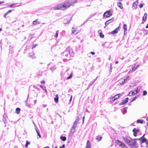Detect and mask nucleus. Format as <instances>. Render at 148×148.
I'll list each match as a JSON object with an SVG mask.
<instances>
[{"label":"nucleus","instance_id":"obj_34","mask_svg":"<svg viewBox=\"0 0 148 148\" xmlns=\"http://www.w3.org/2000/svg\"><path fill=\"white\" fill-rule=\"evenodd\" d=\"M129 99V98L128 97H126L123 100H122V101H124L126 102V103H127L128 101V99Z\"/></svg>","mask_w":148,"mask_h":148},{"label":"nucleus","instance_id":"obj_29","mask_svg":"<svg viewBox=\"0 0 148 148\" xmlns=\"http://www.w3.org/2000/svg\"><path fill=\"white\" fill-rule=\"evenodd\" d=\"M40 87L42 88V90H45V92L47 94V90L45 89V87H43L42 85H41L40 86Z\"/></svg>","mask_w":148,"mask_h":148},{"label":"nucleus","instance_id":"obj_31","mask_svg":"<svg viewBox=\"0 0 148 148\" xmlns=\"http://www.w3.org/2000/svg\"><path fill=\"white\" fill-rule=\"evenodd\" d=\"M137 122L138 123H140L141 124H143V120H140V119H138L137 120Z\"/></svg>","mask_w":148,"mask_h":148},{"label":"nucleus","instance_id":"obj_30","mask_svg":"<svg viewBox=\"0 0 148 148\" xmlns=\"http://www.w3.org/2000/svg\"><path fill=\"white\" fill-rule=\"evenodd\" d=\"M123 80L125 83L127 82L129 80V77L128 76L126 78H124Z\"/></svg>","mask_w":148,"mask_h":148},{"label":"nucleus","instance_id":"obj_51","mask_svg":"<svg viewBox=\"0 0 148 148\" xmlns=\"http://www.w3.org/2000/svg\"><path fill=\"white\" fill-rule=\"evenodd\" d=\"M30 143L29 141H26V144L28 145H29L30 144Z\"/></svg>","mask_w":148,"mask_h":148},{"label":"nucleus","instance_id":"obj_26","mask_svg":"<svg viewBox=\"0 0 148 148\" xmlns=\"http://www.w3.org/2000/svg\"><path fill=\"white\" fill-rule=\"evenodd\" d=\"M147 15V14L146 13H145L144 14V16L143 17V21H145L146 19Z\"/></svg>","mask_w":148,"mask_h":148},{"label":"nucleus","instance_id":"obj_62","mask_svg":"<svg viewBox=\"0 0 148 148\" xmlns=\"http://www.w3.org/2000/svg\"><path fill=\"white\" fill-rule=\"evenodd\" d=\"M111 56H110L108 58V60H110V59H111Z\"/></svg>","mask_w":148,"mask_h":148},{"label":"nucleus","instance_id":"obj_13","mask_svg":"<svg viewBox=\"0 0 148 148\" xmlns=\"http://www.w3.org/2000/svg\"><path fill=\"white\" fill-rule=\"evenodd\" d=\"M119 30V27H118L116 29H114L113 31H112L111 33L112 34H114L117 33L118 32Z\"/></svg>","mask_w":148,"mask_h":148},{"label":"nucleus","instance_id":"obj_52","mask_svg":"<svg viewBox=\"0 0 148 148\" xmlns=\"http://www.w3.org/2000/svg\"><path fill=\"white\" fill-rule=\"evenodd\" d=\"M12 11V10H9L6 13L8 14L9 13L11 12Z\"/></svg>","mask_w":148,"mask_h":148},{"label":"nucleus","instance_id":"obj_59","mask_svg":"<svg viewBox=\"0 0 148 148\" xmlns=\"http://www.w3.org/2000/svg\"><path fill=\"white\" fill-rule=\"evenodd\" d=\"M97 78H97L92 81V82H93L94 83L95 82Z\"/></svg>","mask_w":148,"mask_h":148},{"label":"nucleus","instance_id":"obj_22","mask_svg":"<svg viewBox=\"0 0 148 148\" xmlns=\"http://www.w3.org/2000/svg\"><path fill=\"white\" fill-rule=\"evenodd\" d=\"M20 108H17L16 109L15 112L17 114H18L20 113Z\"/></svg>","mask_w":148,"mask_h":148},{"label":"nucleus","instance_id":"obj_20","mask_svg":"<svg viewBox=\"0 0 148 148\" xmlns=\"http://www.w3.org/2000/svg\"><path fill=\"white\" fill-rule=\"evenodd\" d=\"M96 139L99 141H100L102 139V137L101 135H98L97 136Z\"/></svg>","mask_w":148,"mask_h":148},{"label":"nucleus","instance_id":"obj_32","mask_svg":"<svg viewBox=\"0 0 148 148\" xmlns=\"http://www.w3.org/2000/svg\"><path fill=\"white\" fill-rule=\"evenodd\" d=\"M39 23L37 21V20H36L34 21L33 22V24L34 25H36L37 24H38Z\"/></svg>","mask_w":148,"mask_h":148},{"label":"nucleus","instance_id":"obj_36","mask_svg":"<svg viewBox=\"0 0 148 148\" xmlns=\"http://www.w3.org/2000/svg\"><path fill=\"white\" fill-rule=\"evenodd\" d=\"M125 82H123V79H121L119 81V83L121 84H123Z\"/></svg>","mask_w":148,"mask_h":148},{"label":"nucleus","instance_id":"obj_43","mask_svg":"<svg viewBox=\"0 0 148 148\" xmlns=\"http://www.w3.org/2000/svg\"><path fill=\"white\" fill-rule=\"evenodd\" d=\"M94 83L92 82H91L88 85V87H90Z\"/></svg>","mask_w":148,"mask_h":148},{"label":"nucleus","instance_id":"obj_15","mask_svg":"<svg viewBox=\"0 0 148 148\" xmlns=\"http://www.w3.org/2000/svg\"><path fill=\"white\" fill-rule=\"evenodd\" d=\"M140 66L139 64H135V65L132 67V70L134 71L136 69Z\"/></svg>","mask_w":148,"mask_h":148},{"label":"nucleus","instance_id":"obj_39","mask_svg":"<svg viewBox=\"0 0 148 148\" xmlns=\"http://www.w3.org/2000/svg\"><path fill=\"white\" fill-rule=\"evenodd\" d=\"M75 129L72 128L71 130V132H72V134H73L75 132Z\"/></svg>","mask_w":148,"mask_h":148},{"label":"nucleus","instance_id":"obj_63","mask_svg":"<svg viewBox=\"0 0 148 148\" xmlns=\"http://www.w3.org/2000/svg\"><path fill=\"white\" fill-rule=\"evenodd\" d=\"M36 132L37 134H38V133H39V132H38V130H37V129H36Z\"/></svg>","mask_w":148,"mask_h":148},{"label":"nucleus","instance_id":"obj_17","mask_svg":"<svg viewBox=\"0 0 148 148\" xmlns=\"http://www.w3.org/2000/svg\"><path fill=\"white\" fill-rule=\"evenodd\" d=\"M29 54V57L33 59L36 58L34 56L35 54L34 53H33L32 54Z\"/></svg>","mask_w":148,"mask_h":148},{"label":"nucleus","instance_id":"obj_57","mask_svg":"<svg viewBox=\"0 0 148 148\" xmlns=\"http://www.w3.org/2000/svg\"><path fill=\"white\" fill-rule=\"evenodd\" d=\"M8 14H7V13H6V14H5L4 15V17L5 18H6V15Z\"/></svg>","mask_w":148,"mask_h":148},{"label":"nucleus","instance_id":"obj_37","mask_svg":"<svg viewBox=\"0 0 148 148\" xmlns=\"http://www.w3.org/2000/svg\"><path fill=\"white\" fill-rule=\"evenodd\" d=\"M126 103V102H125V101H122V102L120 103L119 105H123L124 104H125Z\"/></svg>","mask_w":148,"mask_h":148},{"label":"nucleus","instance_id":"obj_16","mask_svg":"<svg viewBox=\"0 0 148 148\" xmlns=\"http://www.w3.org/2000/svg\"><path fill=\"white\" fill-rule=\"evenodd\" d=\"M136 95L134 91H132L129 92L128 95L130 96H132Z\"/></svg>","mask_w":148,"mask_h":148},{"label":"nucleus","instance_id":"obj_47","mask_svg":"<svg viewBox=\"0 0 148 148\" xmlns=\"http://www.w3.org/2000/svg\"><path fill=\"white\" fill-rule=\"evenodd\" d=\"M58 32H56L55 35V36L56 38H57L58 37Z\"/></svg>","mask_w":148,"mask_h":148},{"label":"nucleus","instance_id":"obj_56","mask_svg":"<svg viewBox=\"0 0 148 148\" xmlns=\"http://www.w3.org/2000/svg\"><path fill=\"white\" fill-rule=\"evenodd\" d=\"M98 32L99 33V34H100V33H102L101 30H99L98 31Z\"/></svg>","mask_w":148,"mask_h":148},{"label":"nucleus","instance_id":"obj_42","mask_svg":"<svg viewBox=\"0 0 148 148\" xmlns=\"http://www.w3.org/2000/svg\"><path fill=\"white\" fill-rule=\"evenodd\" d=\"M76 123V121H75L74 122V123L72 127V128H74L75 129V128L76 127V126L75 125V124Z\"/></svg>","mask_w":148,"mask_h":148},{"label":"nucleus","instance_id":"obj_64","mask_svg":"<svg viewBox=\"0 0 148 148\" xmlns=\"http://www.w3.org/2000/svg\"><path fill=\"white\" fill-rule=\"evenodd\" d=\"M145 27L146 28H148V23L147 24V25Z\"/></svg>","mask_w":148,"mask_h":148},{"label":"nucleus","instance_id":"obj_18","mask_svg":"<svg viewBox=\"0 0 148 148\" xmlns=\"http://www.w3.org/2000/svg\"><path fill=\"white\" fill-rule=\"evenodd\" d=\"M54 101L55 102L57 103L58 102V95H57L56 96V97L54 98Z\"/></svg>","mask_w":148,"mask_h":148},{"label":"nucleus","instance_id":"obj_48","mask_svg":"<svg viewBox=\"0 0 148 148\" xmlns=\"http://www.w3.org/2000/svg\"><path fill=\"white\" fill-rule=\"evenodd\" d=\"M15 5V3H12V4L10 5H9L8 6L11 7L12 6L14 5Z\"/></svg>","mask_w":148,"mask_h":148},{"label":"nucleus","instance_id":"obj_25","mask_svg":"<svg viewBox=\"0 0 148 148\" xmlns=\"http://www.w3.org/2000/svg\"><path fill=\"white\" fill-rule=\"evenodd\" d=\"M73 74V72L72 71L71 72L70 75L67 77L66 79L68 80L71 78Z\"/></svg>","mask_w":148,"mask_h":148},{"label":"nucleus","instance_id":"obj_58","mask_svg":"<svg viewBox=\"0 0 148 148\" xmlns=\"http://www.w3.org/2000/svg\"><path fill=\"white\" fill-rule=\"evenodd\" d=\"M37 135H38V136H39V137L40 138L41 137V136H40V134L39 133H38V134H37Z\"/></svg>","mask_w":148,"mask_h":148},{"label":"nucleus","instance_id":"obj_27","mask_svg":"<svg viewBox=\"0 0 148 148\" xmlns=\"http://www.w3.org/2000/svg\"><path fill=\"white\" fill-rule=\"evenodd\" d=\"M139 129H138L134 128L133 130V132H135V133H137V132H139Z\"/></svg>","mask_w":148,"mask_h":148},{"label":"nucleus","instance_id":"obj_8","mask_svg":"<svg viewBox=\"0 0 148 148\" xmlns=\"http://www.w3.org/2000/svg\"><path fill=\"white\" fill-rule=\"evenodd\" d=\"M144 135L143 136L139 139H136L137 140H139L141 141V143H142L145 142L146 143L147 141V140L144 137Z\"/></svg>","mask_w":148,"mask_h":148},{"label":"nucleus","instance_id":"obj_24","mask_svg":"<svg viewBox=\"0 0 148 148\" xmlns=\"http://www.w3.org/2000/svg\"><path fill=\"white\" fill-rule=\"evenodd\" d=\"M117 5L121 9H122L123 8L121 2L118 3L117 4Z\"/></svg>","mask_w":148,"mask_h":148},{"label":"nucleus","instance_id":"obj_11","mask_svg":"<svg viewBox=\"0 0 148 148\" xmlns=\"http://www.w3.org/2000/svg\"><path fill=\"white\" fill-rule=\"evenodd\" d=\"M114 20V18H112L107 21L105 23V25L106 26H107L110 23H111Z\"/></svg>","mask_w":148,"mask_h":148},{"label":"nucleus","instance_id":"obj_33","mask_svg":"<svg viewBox=\"0 0 148 148\" xmlns=\"http://www.w3.org/2000/svg\"><path fill=\"white\" fill-rule=\"evenodd\" d=\"M137 98V97L136 96H135V97H134L133 98V99H132L131 101L130 102H132L133 101H135Z\"/></svg>","mask_w":148,"mask_h":148},{"label":"nucleus","instance_id":"obj_19","mask_svg":"<svg viewBox=\"0 0 148 148\" xmlns=\"http://www.w3.org/2000/svg\"><path fill=\"white\" fill-rule=\"evenodd\" d=\"M78 32H77L76 30H75V29L73 27L72 29V33H74V34H76L78 33Z\"/></svg>","mask_w":148,"mask_h":148},{"label":"nucleus","instance_id":"obj_49","mask_svg":"<svg viewBox=\"0 0 148 148\" xmlns=\"http://www.w3.org/2000/svg\"><path fill=\"white\" fill-rule=\"evenodd\" d=\"M40 83L42 84H45V81L43 80L40 82Z\"/></svg>","mask_w":148,"mask_h":148},{"label":"nucleus","instance_id":"obj_45","mask_svg":"<svg viewBox=\"0 0 148 148\" xmlns=\"http://www.w3.org/2000/svg\"><path fill=\"white\" fill-rule=\"evenodd\" d=\"M65 145L64 144L62 146H60L59 148H64Z\"/></svg>","mask_w":148,"mask_h":148},{"label":"nucleus","instance_id":"obj_21","mask_svg":"<svg viewBox=\"0 0 148 148\" xmlns=\"http://www.w3.org/2000/svg\"><path fill=\"white\" fill-rule=\"evenodd\" d=\"M123 30H124V34H125V32L127 30V25L126 24H124L123 27Z\"/></svg>","mask_w":148,"mask_h":148},{"label":"nucleus","instance_id":"obj_55","mask_svg":"<svg viewBox=\"0 0 148 148\" xmlns=\"http://www.w3.org/2000/svg\"><path fill=\"white\" fill-rule=\"evenodd\" d=\"M90 53V54H92V55H94L95 54V53L93 52H91Z\"/></svg>","mask_w":148,"mask_h":148},{"label":"nucleus","instance_id":"obj_40","mask_svg":"<svg viewBox=\"0 0 148 148\" xmlns=\"http://www.w3.org/2000/svg\"><path fill=\"white\" fill-rule=\"evenodd\" d=\"M147 94V92L146 90H144L143 92V95L145 96Z\"/></svg>","mask_w":148,"mask_h":148},{"label":"nucleus","instance_id":"obj_14","mask_svg":"<svg viewBox=\"0 0 148 148\" xmlns=\"http://www.w3.org/2000/svg\"><path fill=\"white\" fill-rule=\"evenodd\" d=\"M85 148H91L90 143L89 140H88L87 141Z\"/></svg>","mask_w":148,"mask_h":148},{"label":"nucleus","instance_id":"obj_61","mask_svg":"<svg viewBox=\"0 0 148 148\" xmlns=\"http://www.w3.org/2000/svg\"><path fill=\"white\" fill-rule=\"evenodd\" d=\"M36 101H37L36 100H34V104L36 103Z\"/></svg>","mask_w":148,"mask_h":148},{"label":"nucleus","instance_id":"obj_50","mask_svg":"<svg viewBox=\"0 0 148 148\" xmlns=\"http://www.w3.org/2000/svg\"><path fill=\"white\" fill-rule=\"evenodd\" d=\"M143 6V4H141L139 5V7L140 8H142Z\"/></svg>","mask_w":148,"mask_h":148},{"label":"nucleus","instance_id":"obj_9","mask_svg":"<svg viewBox=\"0 0 148 148\" xmlns=\"http://www.w3.org/2000/svg\"><path fill=\"white\" fill-rule=\"evenodd\" d=\"M123 94H120L119 93L118 94L115 96H114V97H113L112 98V99H113V98H114V100H116L118 98H119L121 96L123 95Z\"/></svg>","mask_w":148,"mask_h":148},{"label":"nucleus","instance_id":"obj_53","mask_svg":"<svg viewBox=\"0 0 148 148\" xmlns=\"http://www.w3.org/2000/svg\"><path fill=\"white\" fill-rule=\"evenodd\" d=\"M72 96H71V97L69 101V102H71V101H72Z\"/></svg>","mask_w":148,"mask_h":148},{"label":"nucleus","instance_id":"obj_46","mask_svg":"<svg viewBox=\"0 0 148 148\" xmlns=\"http://www.w3.org/2000/svg\"><path fill=\"white\" fill-rule=\"evenodd\" d=\"M36 46V45L35 44H34L32 47V49H33Z\"/></svg>","mask_w":148,"mask_h":148},{"label":"nucleus","instance_id":"obj_44","mask_svg":"<svg viewBox=\"0 0 148 148\" xmlns=\"http://www.w3.org/2000/svg\"><path fill=\"white\" fill-rule=\"evenodd\" d=\"M144 33L145 34H147V33H148V31L147 30H145L144 31Z\"/></svg>","mask_w":148,"mask_h":148},{"label":"nucleus","instance_id":"obj_38","mask_svg":"<svg viewBox=\"0 0 148 148\" xmlns=\"http://www.w3.org/2000/svg\"><path fill=\"white\" fill-rule=\"evenodd\" d=\"M140 87H139V86L138 87L137 89L135 91L136 92H135V93L136 94L138 93V89H140Z\"/></svg>","mask_w":148,"mask_h":148},{"label":"nucleus","instance_id":"obj_7","mask_svg":"<svg viewBox=\"0 0 148 148\" xmlns=\"http://www.w3.org/2000/svg\"><path fill=\"white\" fill-rule=\"evenodd\" d=\"M3 123L5 124L4 127H5L6 126V124L7 123V120L8 119V117L6 114H4L3 116Z\"/></svg>","mask_w":148,"mask_h":148},{"label":"nucleus","instance_id":"obj_28","mask_svg":"<svg viewBox=\"0 0 148 148\" xmlns=\"http://www.w3.org/2000/svg\"><path fill=\"white\" fill-rule=\"evenodd\" d=\"M60 139L63 141H65L66 140V137L65 136H61L60 137Z\"/></svg>","mask_w":148,"mask_h":148},{"label":"nucleus","instance_id":"obj_6","mask_svg":"<svg viewBox=\"0 0 148 148\" xmlns=\"http://www.w3.org/2000/svg\"><path fill=\"white\" fill-rule=\"evenodd\" d=\"M123 138L125 142L127 144L128 143L130 140H131V138L128 136H123Z\"/></svg>","mask_w":148,"mask_h":148},{"label":"nucleus","instance_id":"obj_5","mask_svg":"<svg viewBox=\"0 0 148 148\" xmlns=\"http://www.w3.org/2000/svg\"><path fill=\"white\" fill-rule=\"evenodd\" d=\"M112 15V13L110 10H108L105 12L103 14V16H106V17H109Z\"/></svg>","mask_w":148,"mask_h":148},{"label":"nucleus","instance_id":"obj_10","mask_svg":"<svg viewBox=\"0 0 148 148\" xmlns=\"http://www.w3.org/2000/svg\"><path fill=\"white\" fill-rule=\"evenodd\" d=\"M138 4V0H137L136 1L134 2L132 8L134 9H136L137 8V5Z\"/></svg>","mask_w":148,"mask_h":148},{"label":"nucleus","instance_id":"obj_35","mask_svg":"<svg viewBox=\"0 0 148 148\" xmlns=\"http://www.w3.org/2000/svg\"><path fill=\"white\" fill-rule=\"evenodd\" d=\"M127 107H125L124 108V110L123 111V114H124L127 112Z\"/></svg>","mask_w":148,"mask_h":148},{"label":"nucleus","instance_id":"obj_1","mask_svg":"<svg viewBox=\"0 0 148 148\" xmlns=\"http://www.w3.org/2000/svg\"><path fill=\"white\" fill-rule=\"evenodd\" d=\"M77 0L72 1L71 2H66L64 4H60L55 7L56 10H65L66 8H69L70 6L77 3Z\"/></svg>","mask_w":148,"mask_h":148},{"label":"nucleus","instance_id":"obj_41","mask_svg":"<svg viewBox=\"0 0 148 148\" xmlns=\"http://www.w3.org/2000/svg\"><path fill=\"white\" fill-rule=\"evenodd\" d=\"M101 38H103L104 37V35L102 34V33H100L99 34Z\"/></svg>","mask_w":148,"mask_h":148},{"label":"nucleus","instance_id":"obj_4","mask_svg":"<svg viewBox=\"0 0 148 148\" xmlns=\"http://www.w3.org/2000/svg\"><path fill=\"white\" fill-rule=\"evenodd\" d=\"M137 140L136 139H132L131 138V140H130L127 144L130 146H134L135 145L136 143V140Z\"/></svg>","mask_w":148,"mask_h":148},{"label":"nucleus","instance_id":"obj_12","mask_svg":"<svg viewBox=\"0 0 148 148\" xmlns=\"http://www.w3.org/2000/svg\"><path fill=\"white\" fill-rule=\"evenodd\" d=\"M70 21V19L69 18L65 19L63 21V23L64 24H67L69 23Z\"/></svg>","mask_w":148,"mask_h":148},{"label":"nucleus","instance_id":"obj_23","mask_svg":"<svg viewBox=\"0 0 148 148\" xmlns=\"http://www.w3.org/2000/svg\"><path fill=\"white\" fill-rule=\"evenodd\" d=\"M56 69V67L55 66H53L51 67L50 68V70L52 71V72L53 73V71H54Z\"/></svg>","mask_w":148,"mask_h":148},{"label":"nucleus","instance_id":"obj_2","mask_svg":"<svg viewBox=\"0 0 148 148\" xmlns=\"http://www.w3.org/2000/svg\"><path fill=\"white\" fill-rule=\"evenodd\" d=\"M63 54L66 57L68 56L69 55L72 56L73 54L72 50L69 47L66 48L65 51L64 52Z\"/></svg>","mask_w":148,"mask_h":148},{"label":"nucleus","instance_id":"obj_54","mask_svg":"<svg viewBox=\"0 0 148 148\" xmlns=\"http://www.w3.org/2000/svg\"><path fill=\"white\" fill-rule=\"evenodd\" d=\"M134 132V136H136L137 133H135V132Z\"/></svg>","mask_w":148,"mask_h":148},{"label":"nucleus","instance_id":"obj_60","mask_svg":"<svg viewBox=\"0 0 148 148\" xmlns=\"http://www.w3.org/2000/svg\"><path fill=\"white\" fill-rule=\"evenodd\" d=\"M47 106V105H45V104H44V105H43V107L44 108L46 107Z\"/></svg>","mask_w":148,"mask_h":148},{"label":"nucleus","instance_id":"obj_3","mask_svg":"<svg viewBox=\"0 0 148 148\" xmlns=\"http://www.w3.org/2000/svg\"><path fill=\"white\" fill-rule=\"evenodd\" d=\"M116 143H117L118 145L120 147L122 148H127L126 145L123 143L122 142L119 140H116Z\"/></svg>","mask_w":148,"mask_h":148}]
</instances>
